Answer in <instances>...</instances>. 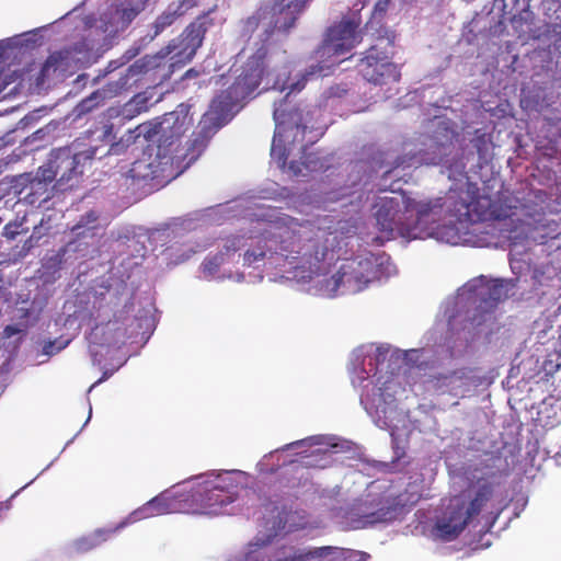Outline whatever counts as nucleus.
Wrapping results in <instances>:
<instances>
[{"label": "nucleus", "instance_id": "obj_3", "mask_svg": "<svg viewBox=\"0 0 561 561\" xmlns=\"http://www.w3.org/2000/svg\"><path fill=\"white\" fill-rule=\"evenodd\" d=\"M211 111V103L206 113L202 116L192 138L190 139L185 154H167L159 152L154 157L148 156L133 162L128 175L134 181L152 182L154 185H163L178 178L183 171L203 153L210 139L226 124L217 127V122L203 126L206 115Z\"/></svg>", "mask_w": 561, "mask_h": 561}, {"label": "nucleus", "instance_id": "obj_30", "mask_svg": "<svg viewBox=\"0 0 561 561\" xmlns=\"http://www.w3.org/2000/svg\"><path fill=\"white\" fill-rule=\"evenodd\" d=\"M472 144H473V147L476 148L479 157L482 159L485 157V151H486V147H488V142H486V138H485V135H480V136H477L473 140H472Z\"/></svg>", "mask_w": 561, "mask_h": 561}, {"label": "nucleus", "instance_id": "obj_17", "mask_svg": "<svg viewBox=\"0 0 561 561\" xmlns=\"http://www.w3.org/2000/svg\"><path fill=\"white\" fill-rule=\"evenodd\" d=\"M477 283L478 285H474V288L479 297L478 308L484 312H490L495 309L497 304L506 297V285L504 280L496 279L486 283L483 277H480Z\"/></svg>", "mask_w": 561, "mask_h": 561}, {"label": "nucleus", "instance_id": "obj_37", "mask_svg": "<svg viewBox=\"0 0 561 561\" xmlns=\"http://www.w3.org/2000/svg\"><path fill=\"white\" fill-rule=\"evenodd\" d=\"M198 71H196L195 69H188L184 76L182 77L183 79H188V78H196L198 76Z\"/></svg>", "mask_w": 561, "mask_h": 561}, {"label": "nucleus", "instance_id": "obj_45", "mask_svg": "<svg viewBox=\"0 0 561 561\" xmlns=\"http://www.w3.org/2000/svg\"><path fill=\"white\" fill-rule=\"evenodd\" d=\"M62 186H64V190H67V187H72V186H73V184H69V183H68V184H65V185H62Z\"/></svg>", "mask_w": 561, "mask_h": 561}, {"label": "nucleus", "instance_id": "obj_2", "mask_svg": "<svg viewBox=\"0 0 561 561\" xmlns=\"http://www.w3.org/2000/svg\"><path fill=\"white\" fill-rule=\"evenodd\" d=\"M512 209V205H502L496 201L480 197L478 188L469 182L449 188L444 197L407 202V210L415 211L417 225H424L425 230L430 224L439 221L445 215L456 218L459 222L489 218L502 220L513 215Z\"/></svg>", "mask_w": 561, "mask_h": 561}, {"label": "nucleus", "instance_id": "obj_22", "mask_svg": "<svg viewBox=\"0 0 561 561\" xmlns=\"http://www.w3.org/2000/svg\"><path fill=\"white\" fill-rule=\"evenodd\" d=\"M267 7L259 8L251 16L242 21V32L245 35L254 33L262 23L267 24Z\"/></svg>", "mask_w": 561, "mask_h": 561}, {"label": "nucleus", "instance_id": "obj_34", "mask_svg": "<svg viewBox=\"0 0 561 561\" xmlns=\"http://www.w3.org/2000/svg\"><path fill=\"white\" fill-rule=\"evenodd\" d=\"M23 331V329L16 327V325H7L3 330V335L5 337H12L15 334H19Z\"/></svg>", "mask_w": 561, "mask_h": 561}, {"label": "nucleus", "instance_id": "obj_4", "mask_svg": "<svg viewBox=\"0 0 561 561\" xmlns=\"http://www.w3.org/2000/svg\"><path fill=\"white\" fill-rule=\"evenodd\" d=\"M277 232L270 238L273 242L275 254L284 257L295 268L302 267L313 270L327 257L329 248L325 229L313 222L298 221L287 217Z\"/></svg>", "mask_w": 561, "mask_h": 561}, {"label": "nucleus", "instance_id": "obj_46", "mask_svg": "<svg viewBox=\"0 0 561 561\" xmlns=\"http://www.w3.org/2000/svg\"><path fill=\"white\" fill-rule=\"evenodd\" d=\"M366 26H367V27H371V28H373V27H374V22H373V21H370L369 23H367V25H366Z\"/></svg>", "mask_w": 561, "mask_h": 561}, {"label": "nucleus", "instance_id": "obj_31", "mask_svg": "<svg viewBox=\"0 0 561 561\" xmlns=\"http://www.w3.org/2000/svg\"><path fill=\"white\" fill-rule=\"evenodd\" d=\"M389 3H390V0H378L374 7L373 18L381 19L386 14Z\"/></svg>", "mask_w": 561, "mask_h": 561}, {"label": "nucleus", "instance_id": "obj_18", "mask_svg": "<svg viewBox=\"0 0 561 561\" xmlns=\"http://www.w3.org/2000/svg\"><path fill=\"white\" fill-rule=\"evenodd\" d=\"M147 0H116L111 7V24L125 27L145 9Z\"/></svg>", "mask_w": 561, "mask_h": 561}, {"label": "nucleus", "instance_id": "obj_23", "mask_svg": "<svg viewBox=\"0 0 561 561\" xmlns=\"http://www.w3.org/2000/svg\"><path fill=\"white\" fill-rule=\"evenodd\" d=\"M98 215L95 211L90 210L84 216L81 217L78 224H76L72 227V232L76 233V236L85 234V232H91L93 234V230L95 226L88 227L89 224H95L98 221Z\"/></svg>", "mask_w": 561, "mask_h": 561}, {"label": "nucleus", "instance_id": "obj_27", "mask_svg": "<svg viewBox=\"0 0 561 561\" xmlns=\"http://www.w3.org/2000/svg\"><path fill=\"white\" fill-rule=\"evenodd\" d=\"M22 226V221H10L3 227L2 236L8 240H14L19 234L26 231Z\"/></svg>", "mask_w": 561, "mask_h": 561}, {"label": "nucleus", "instance_id": "obj_9", "mask_svg": "<svg viewBox=\"0 0 561 561\" xmlns=\"http://www.w3.org/2000/svg\"><path fill=\"white\" fill-rule=\"evenodd\" d=\"M493 483L485 479H479L472 491L467 507L457 505L449 507L446 515L436 523L435 536L444 541L456 539L466 528L471 519L477 517L493 497Z\"/></svg>", "mask_w": 561, "mask_h": 561}, {"label": "nucleus", "instance_id": "obj_26", "mask_svg": "<svg viewBox=\"0 0 561 561\" xmlns=\"http://www.w3.org/2000/svg\"><path fill=\"white\" fill-rule=\"evenodd\" d=\"M149 101L150 96H148L146 92H140L131 98L127 106L134 107L133 112L140 114L141 112H146L148 110Z\"/></svg>", "mask_w": 561, "mask_h": 561}, {"label": "nucleus", "instance_id": "obj_29", "mask_svg": "<svg viewBox=\"0 0 561 561\" xmlns=\"http://www.w3.org/2000/svg\"><path fill=\"white\" fill-rule=\"evenodd\" d=\"M393 517V510L391 508H379L378 511L374 512L370 514L369 518H370V522L373 523H378V522H387V520H390L392 519Z\"/></svg>", "mask_w": 561, "mask_h": 561}, {"label": "nucleus", "instance_id": "obj_7", "mask_svg": "<svg viewBox=\"0 0 561 561\" xmlns=\"http://www.w3.org/2000/svg\"><path fill=\"white\" fill-rule=\"evenodd\" d=\"M238 484L228 474L206 479L184 492V513L218 515L237 496Z\"/></svg>", "mask_w": 561, "mask_h": 561}, {"label": "nucleus", "instance_id": "obj_43", "mask_svg": "<svg viewBox=\"0 0 561 561\" xmlns=\"http://www.w3.org/2000/svg\"><path fill=\"white\" fill-rule=\"evenodd\" d=\"M319 454H323V455H325V454H327V450L317 449V450L312 451V455H319Z\"/></svg>", "mask_w": 561, "mask_h": 561}, {"label": "nucleus", "instance_id": "obj_14", "mask_svg": "<svg viewBox=\"0 0 561 561\" xmlns=\"http://www.w3.org/2000/svg\"><path fill=\"white\" fill-rule=\"evenodd\" d=\"M82 153L72 154L68 148L54 150L47 162L38 168V174L46 180H56L59 186L68 184L77 179L82 171L78 170Z\"/></svg>", "mask_w": 561, "mask_h": 561}, {"label": "nucleus", "instance_id": "obj_44", "mask_svg": "<svg viewBox=\"0 0 561 561\" xmlns=\"http://www.w3.org/2000/svg\"><path fill=\"white\" fill-rule=\"evenodd\" d=\"M95 150H96V149L92 150V151L87 156V158L92 159V158L95 156Z\"/></svg>", "mask_w": 561, "mask_h": 561}, {"label": "nucleus", "instance_id": "obj_25", "mask_svg": "<svg viewBox=\"0 0 561 561\" xmlns=\"http://www.w3.org/2000/svg\"><path fill=\"white\" fill-rule=\"evenodd\" d=\"M175 20H176L175 12L168 11V12H163L162 14H160L153 23L154 36L159 35L168 26L172 25Z\"/></svg>", "mask_w": 561, "mask_h": 561}, {"label": "nucleus", "instance_id": "obj_12", "mask_svg": "<svg viewBox=\"0 0 561 561\" xmlns=\"http://www.w3.org/2000/svg\"><path fill=\"white\" fill-rule=\"evenodd\" d=\"M409 199L403 201V197L399 199L397 197L382 196L376 201L374 215L379 230L386 233V239H390L396 229L407 232L412 238H421L425 231L424 225H417L416 220L413 227L404 226L403 216L409 213L407 210V202ZM410 213L412 214L413 211Z\"/></svg>", "mask_w": 561, "mask_h": 561}, {"label": "nucleus", "instance_id": "obj_11", "mask_svg": "<svg viewBox=\"0 0 561 561\" xmlns=\"http://www.w3.org/2000/svg\"><path fill=\"white\" fill-rule=\"evenodd\" d=\"M206 31L204 22H192L176 42L173 41L153 58L154 61L158 60L154 67H160L162 60H165L164 65L168 62L169 70L163 79L169 78L175 68H181L193 59L202 46Z\"/></svg>", "mask_w": 561, "mask_h": 561}, {"label": "nucleus", "instance_id": "obj_33", "mask_svg": "<svg viewBox=\"0 0 561 561\" xmlns=\"http://www.w3.org/2000/svg\"><path fill=\"white\" fill-rule=\"evenodd\" d=\"M414 160H416V156L415 154H413L411 157H407V156L398 157L397 160H396L394 168L411 167V165L414 164Z\"/></svg>", "mask_w": 561, "mask_h": 561}, {"label": "nucleus", "instance_id": "obj_13", "mask_svg": "<svg viewBox=\"0 0 561 561\" xmlns=\"http://www.w3.org/2000/svg\"><path fill=\"white\" fill-rule=\"evenodd\" d=\"M373 265L368 260H348L339 271L324 279L325 291L330 297L335 296L340 287L351 293L363 290L370 282Z\"/></svg>", "mask_w": 561, "mask_h": 561}, {"label": "nucleus", "instance_id": "obj_10", "mask_svg": "<svg viewBox=\"0 0 561 561\" xmlns=\"http://www.w3.org/2000/svg\"><path fill=\"white\" fill-rule=\"evenodd\" d=\"M193 124V118L190 116L188 111L183 106L179 110L167 113L163 115L162 121L157 124L140 125L138 127L139 135L144 134L148 140L158 137L159 152L167 154H185L181 152V138Z\"/></svg>", "mask_w": 561, "mask_h": 561}, {"label": "nucleus", "instance_id": "obj_38", "mask_svg": "<svg viewBox=\"0 0 561 561\" xmlns=\"http://www.w3.org/2000/svg\"><path fill=\"white\" fill-rule=\"evenodd\" d=\"M7 84L8 83L2 79V76L0 75V94L5 89Z\"/></svg>", "mask_w": 561, "mask_h": 561}, {"label": "nucleus", "instance_id": "obj_15", "mask_svg": "<svg viewBox=\"0 0 561 561\" xmlns=\"http://www.w3.org/2000/svg\"><path fill=\"white\" fill-rule=\"evenodd\" d=\"M173 513H184V493L171 494L163 492L134 511L125 523H135L140 519Z\"/></svg>", "mask_w": 561, "mask_h": 561}, {"label": "nucleus", "instance_id": "obj_20", "mask_svg": "<svg viewBox=\"0 0 561 561\" xmlns=\"http://www.w3.org/2000/svg\"><path fill=\"white\" fill-rule=\"evenodd\" d=\"M54 180H46L45 176L36 173V176L30 183V193L27 197L31 198V203L35 202H47L53 197L49 185Z\"/></svg>", "mask_w": 561, "mask_h": 561}, {"label": "nucleus", "instance_id": "obj_41", "mask_svg": "<svg viewBox=\"0 0 561 561\" xmlns=\"http://www.w3.org/2000/svg\"><path fill=\"white\" fill-rule=\"evenodd\" d=\"M55 61H57V57L56 55H50L49 58L47 59V64H54Z\"/></svg>", "mask_w": 561, "mask_h": 561}, {"label": "nucleus", "instance_id": "obj_5", "mask_svg": "<svg viewBox=\"0 0 561 561\" xmlns=\"http://www.w3.org/2000/svg\"><path fill=\"white\" fill-rule=\"evenodd\" d=\"M359 25V20L343 18L328 27L321 44L310 56L311 62L287 87L289 93L300 92L309 81L332 75L334 69L346 59L343 56L362 42Z\"/></svg>", "mask_w": 561, "mask_h": 561}, {"label": "nucleus", "instance_id": "obj_19", "mask_svg": "<svg viewBox=\"0 0 561 561\" xmlns=\"http://www.w3.org/2000/svg\"><path fill=\"white\" fill-rule=\"evenodd\" d=\"M125 525L126 523H121L113 529H95L93 533L75 540L72 547L76 552L85 553L105 542L116 530L123 528Z\"/></svg>", "mask_w": 561, "mask_h": 561}, {"label": "nucleus", "instance_id": "obj_32", "mask_svg": "<svg viewBox=\"0 0 561 561\" xmlns=\"http://www.w3.org/2000/svg\"><path fill=\"white\" fill-rule=\"evenodd\" d=\"M38 240H39V237H36L34 234H32L31 237H28L24 243H23V247H22V252L24 254H26L27 252H30L34 247L38 245Z\"/></svg>", "mask_w": 561, "mask_h": 561}, {"label": "nucleus", "instance_id": "obj_16", "mask_svg": "<svg viewBox=\"0 0 561 561\" xmlns=\"http://www.w3.org/2000/svg\"><path fill=\"white\" fill-rule=\"evenodd\" d=\"M128 85V77H121L116 81H110L104 84L102 88L92 92L89 96L84 98L80 101V103L76 106V113L78 116L85 115L93 111L95 107L100 106L104 103L105 100L112 99L124 90L127 89Z\"/></svg>", "mask_w": 561, "mask_h": 561}, {"label": "nucleus", "instance_id": "obj_47", "mask_svg": "<svg viewBox=\"0 0 561 561\" xmlns=\"http://www.w3.org/2000/svg\"><path fill=\"white\" fill-rule=\"evenodd\" d=\"M114 146L112 145L111 148L108 149L107 153H111L112 151H114Z\"/></svg>", "mask_w": 561, "mask_h": 561}, {"label": "nucleus", "instance_id": "obj_8", "mask_svg": "<svg viewBox=\"0 0 561 561\" xmlns=\"http://www.w3.org/2000/svg\"><path fill=\"white\" fill-rule=\"evenodd\" d=\"M377 34L376 43L365 51L360 59V73L367 81L378 85L399 82L400 69L391 61L396 33L387 27H380L377 30Z\"/></svg>", "mask_w": 561, "mask_h": 561}, {"label": "nucleus", "instance_id": "obj_35", "mask_svg": "<svg viewBox=\"0 0 561 561\" xmlns=\"http://www.w3.org/2000/svg\"><path fill=\"white\" fill-rule=\"evenodd\" d=\"M90 48L85 45V43L75 44L70 49H67V54H71L72 51L81 53L83 50H89Z\"/></svg>", "mask_w": 561, "mask_h": 561}, {"label": "nucleus", "instance_id": "obj_21", "mask_svg": "<svg viewBox=\"0 0 561 561\" xmlns=\"http://www.w3.org/2000/svg\"><path fill=\"white\" fill-rule=\"evenodd\" d=\"M270 239H264L257 242L255 247L252 249H249L243 254V265L244 266H253L254 264L263 261L267 253H270V256L275 254L274 248L272 245H268Z\"/></svg>", "mask_w": 561, "mask_h": 561}, {"label": "nucleus", "instance_id": "obj_6", "mask_svg": "<svg viewBox=\"0 0 561 561\" xmlns=\"http://www.w3.org/2000/svg\"><path fill=\"white\" fill-rule=\"evenodd\" d=\"M275 131L271 147V158L277 167L285 171L286 169L293 175L302 173V165L309 169L307 163L290 161L287 163L288 156L296 145L302 149L307 126L304 124L301 113L294 111L285 115L280 110H274Z\"/></svg>", "mask_w": 561, "mask_h": 561}, {"label": "nucleus", "instance_id": "obj_36", "mask_svg": "<svg viewBox=\"0 0 561 561\" xmlns=\"http://www.w3.org/2000/svg\"><path fill=\"white\" fill-rule=\"evenodd\" d=\"M312 440H313V438H307V439L297 440L295 443L286 445V449H291L295 446H302V445H307V444L308 445H312L311 444Z\"/></svg>", "mask_w": 561, "mask_h": 561}, {"label": "nucleus", "instance_id": "obj_1", "mask_svg": "<svg viewBox=\"0 0 561 561\" xmlns=\"http://www.w3.org/2000/svg\"><path fill=\"white\" fill-rule=\"evenodd\" d=\"M308 0H277L267 7V26L260 41L255 43L254 51L248 57L241 73L226 90L211 100V111L206 115L203 126L217 122V127L228 124L244 106L248 98L261 85L263 89H280L278 73L288 68V54L275 39L274 33L287 34L294 26Z\"/></svg>", "mask_w": 561, "mask_h": 561}, {"label": "nucleus", "instance_id": "obj_24", "mask_svg": "<svg viewBox=\"0 0 561 561\" xmlns=\"http://www.w3.org/2000/svg\"><path fill=\"white\" fill-rule=\"evenodd\" d=\"M225 257L224 252H218L211 256H207L202 263L204 274L214 275L219 271V267L224 264Z\"/></svg>", "mask_w": 561, "mask_h": 561}, {"label": "nucleus", "instance_id": "obj_39", "mask_svg": "<svg viewBox=\"0 0 561 561\" xmlns=\"http://www.w3.org/2000/svg\"><path fill=\"white\" fill-rule=\"evenodd\" d=\"M279 106H283V103H279ZM275 110H277V107ZM278 110H280L285 115H288L289 113H291L294 111H299L302 114V112L299 108H293L289 112H286L285 110H283L280 107H278Z\"/></svg>", "mask_w": 561, "mask_h": 561}, {"label": "nucleus", "instance_id": "obj_28", "mask_svg": "<svg viewBox=\"0 0 561 561\" xmlns=\"http://www.w3.org/2000/svg\"><path fill=\"white\" fill-rule=\"evenodd\" d=\"M242 241L243 239L241 237L228 238L224 244L222 250L220 251L224 252V257L230 253L239 251L243 247Z\"/></svg>", "mask_w": 561, "mask_h": 561}, {"label": "nucleus", "instance_id": "obj_42", "mask_svg": "<svg viewBox=\"0 0 561 561\" xmlns=\"http://www.w3.org/2000/svg\"><path fill=\"white\" fill-rule=\"evenodd\" d=\"M112 134V126L107 127L106 130L104 131V137L108 138Z\"/></svg>", "mask_w": 561, "mask_h": 561}, {"label": "nucleus", "instance_id": "obj_40", "mask_svg": "<svg viewBox=\"0 0 561 561\" xmlns=\"http://www.w3.org/2000/svg\"><path fill=\"white\" fill-rule=\"evenodd\" d=\"M53 343L45 345L44 351L46 354H51Z\"/></svg>", "mask_w": 561, "mask_h": 561}]
</instances>
